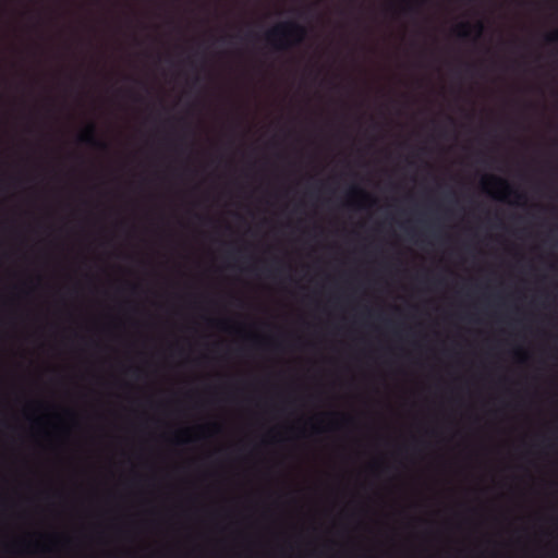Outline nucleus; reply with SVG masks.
I'll return each mask as SVG.
<instances>
[{
	"instance_id": "nucleus-1",
	"label": "nucleus",
	"mask_w": 558,
	"mask_h": 558,
	"mask_svg": "<svg viewBox=\"0 0 558 558\" xmlns=\"http://www.w3.org/2000/svg\"><path fill=\"white\" fill-rule=\"evenodd\" d=\"M307 34L306 28L293 21L276 24L265 35L267 44L276 51H286L299 46Z\"/></svg>"
},
{
	"instance_id": "nucleus-2",
	"label": "nucleus",
	"mask_w": 558,
	"mask_h": 558,
	"mask_svg": "<svg viewBox=\"0 0 558 558\" xmlns=\"http://www.w3.org/2000/svg\"><path fill=\"white\" fill-rule=\"evenodd\" d=\"M167 558H174V447H167Z\"/></svg>"
},
{
	"instance_id": "nucleus-5",
	"label": "nucleus",
	"mask_w": 558,
	"mask_h": 558,
	"mask_svg": "<svg viewBox=\"0 0 558 558\" xmlns=\"http://www.w3.org/2000/svg\"><path fill=\"white\" fill-rule=\"evenodd\" d=\"M472 28L475 29L476 36H480L483 33L484 25L482 22H478L472 27L469 23H462L456 28V33L460 38L466 39L471 35Z\"/></svg>"
},
{
	"instance_id": "nucleus-4",
	"label": "nucleus",
	"mask_w": 558,
	"mask_h": 558,
	"mask_svg": "<svg viewBox=\"0 0 558 558\" xmlns=\"http://www.w3.org/2000/svg\"><path fill=\"white\" fill-rule=\"evenodd\" d=\"M78 141L99 150L106 151L109 149V145L97 137L96 125L94 123L87 125L85 131L80 135Z\"/></svg>"
},
{
	"instance_id": "nucleus-14",
	"label": "nucleus",
	"mask_w": 558,
	"mask_h": 558,
	"mask_svg": "<svg viewBox=\"0 0 558 558\" xmlns=\"http://www.w3.org/2000/svg\"><path fill=\"white\" fill-rule=\"evenodd\" d=\"M199 219L203 223L211 222V219H209L208 217H199Z\"/></svg>"
},
{
	"instance_id": "nucleus-8",
	"label": "nucleus",
	"mask_w": 558,
	"mask_h": 558,
	"mask_svg": "<svg viewBox=\"0 0 558 558\" xmlns=\"http://www.w3.org/2000/svg\"><path fill=\"white\" fill-rule=\"evenodd\" d=\"M490 180L494 181L495 183L499 184L500 186H502L508 194L513 192V190L510 187V185L505 180H502L500 178H496V177H492Z\"/></svg>"
},
{
	"instance_id": "nucleus-7",
	"label": "nucleus",
	"mask_w": 558,
	"mask_h": 558,
	"mask_svg": "<svg viewBox=\"0 0 558 558\" xmlns=\"http://www.w3.org/2000/svg\"><path fill=\"white\" fill-rule=\"evenodd\" d=\"M209 430H215V432L218 430V425L217 424L202 425L197 428V434H198L199 438H205Z\"/></svg>"
},
{
	"instance_id": "nucleus-9",
	"label": "nucleus",
	"mask_w": 558,
	"mask_h": 558,
	"mask_svg": "<svg viewBox=\"0 0 558 558\" xmlns=\"http://www.w3.org/2000/svg\"><path fill=\"white\" fill-rule=\"evenodd\" d=\"M546 43L553 44L558 41V31L546 36Z\"/></svg>"
},
{
	"instance_id": "nucleus-16",
	"label": "nucleus",
	"mask_w": 558,
	"mask_h": 558,
	"mask_svg": "<svg viewBox=\"0 0 558 558\" xmlns=\"http://www.w3.org/2000/svg\"><path fill=\"white\" fill-rule=\"evenodd\" d=\"M515 196H517V198H519V199H521V198H523V197H524V195H523V194H521V193H515Z\"/></svg>"
},
{
	"instance_id": "nucleus-15",
	"label": "nucleus",
	"mask_w": 558,
	"mask_h": 558,
	"mask_svg": "<svg viewBox=\"0 0 558 558\" xmlns=\"http://www.w3.org/2000/svg\"><path fill=\"white\" fill-rule=\"evenodd\" d=\"M201 82H202L201 76H196L195 80H194V83L195 84H201Z\"/></svg>"
},
{
	"instance_id": "nucleus-19",
	"label": "nucleus",
	"mask_w": 558,
	"mask_h": 558,
	"mask_svg": "<svg viewBox=\"0 0 558 558\" xmlns=\"http://www.w3.org/2000/svg\"><path fill=\"white\" fill-rule=\"evenodd\" d=\"M141 480H142L141 476H138V475L135 476V481H141Z\"/></svg>"
},
{
	"instance_id": "nucleus-11",
	"label": "nucleus",
	"mask_w": 558,
	"mask_h": 558,
	"mask_svg": "<svg viewBox=\"0 0 558 558\" xmlns=\"http://www.w3.org/2000/svg\"><path fill=\"white\" fill-rule=\"evenodd\" d=\"M129 290L132 294H137L140 292V286L138 284H129Z\"/></svg>"
},
{
	"instance_id": "nucleus-6",
	"label": "nucleus",
	"mask_w": 558,
	"mask_h": 558,
	"mask_svg": "<svg viewBox=\"0 0 558 558\" xmlns=\"http://www.w3.org/2000/svg\"><path fill=\"white\" fill-rule=\"evenodd\" d=\"M425 0H403L402 12L404 14H411L417 12V7L423 4Z\"/></svg>"
},
{
	"instance_id": "nucleus-13",
	"label": "nucleus",
	"mask_w": 558,
	"mask_h": 558,
	"mask_svg": "<svg viewBox=\"0 0 558 558\" xmlns=\"http://www.w3.org/2000/svg\"><path fill=\"white\" fill-rule=\"evenodd\" d=\"M129 96L134 100V101H141L142 98L138 94H136L135 92L133 90H129Z\"/></svg>"
},
{
	"instance_id": "nucleus-3",
	"label": "nucleus",
	"mask_w": 558,
	"mask_h": 558,
	"mask_svg": "<svg viewBox=\"0 0 558 558\" xmlns=\"http://www.w3.org/2000/svg\"><path fill=\"white\" fill-rule=\"evenodd\" d=\"M168 50H167V76L169 97L174 90V0H168Z\"/></svg>"
},
{
	"instance_id": "nucleus-18",
	"label": "nucleus",
	"mask_w": 558,
	"mask_h": 558,
	"mask_svg": "<svg viewBox=\"0 0 558 558\" xmlns=\"http://www.w3.org/2000/svg\"><path fill=\"white\" fill-rule=\"evenodd\" d=\"M225 325H226V322H219V325H218V326H219L220 328H225Z\"/></svg>"
},
{
	"instance_id": "nucleus-12",
	"label": "nucleus",
	"mask_w": 558,
	"mask_h": 558,
	"mask_svg": "<svg viewBox=\"0 0 558 558\" xmlns=\"http://www.w3.org/2000/svg\"><path fill=\"white\" fill-rule=\"evenodd\" d=\"M352 193L359 194V195H361L363 197H366V198H369L368 194H366L364 191H362L361 189H357V187H353L352 189Z\"/></svg>"
},
{
	"instance_id": "nucleus-10",
	"label": "nucleus",
	"mask_w": 558,
	"mask_h": 558,
	"mask_svg": "<svg viewBox=\"0 0 558 558\" xmlns=\"http://www.w3.org/2000/svg\"><path fill=\"white\" fill-rule=\"evenodd\" d=\"M129 373H130L133 377H135V378H140V377H141V375H142V369H141V368H138V367H132V368H130V369H129Z\"/></svg>"
},
{
	"instance_id": "nucleus-17",
	"label": "nucleus",
	"mask_w": 558,
	"mask_h": 558,
	"mask_svg": "<svg viewBox=\"0 0 558 558\" xmlns=\"http://www.w3.org/2000/svg\"><path fill=\"white\" fill-rule=\"evenodd\" d=\"M179 100H180V95H179V90L177 89V98H175L177 105L179 104Z\"/></svg>"
}]
</instances>
